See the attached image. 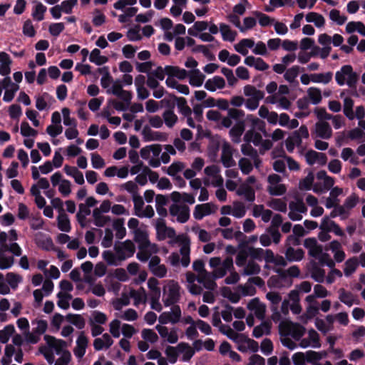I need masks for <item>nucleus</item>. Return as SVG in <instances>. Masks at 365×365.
Returning <instances> with one entry per match:
<instances>
[{
  "label": "nucleus",
  "mask_w": 365,
  "mask_h": 365,
  "mask_svg": "<svg viewBox=\"0 0 365 365\" xmlns=\"http://www.w3.org/2000/svg\"><path fill=\"white\" fill-rule=\"evenodd\" d=\"M304 328L292 322H282L279 325V331L281 335H288L292 331V336L296 340H299L304 334Z\"/></svg>",
  "instance_id": "obj_1"
},
{
  "label": "nucleus",
  "mask_w": 365,
  "mask_h": 365,
  "mask_svg": "<svg viewBox=\"0 0 365 365\" xmlns=\"http://www.w3.org/2000/svg\"><path fill=\"white\" fill-rule=\"evenodd\" d=\"M197 280L199 283L203 284L204 287L208 289H213L216 286L215 277H212L208 272H205V273L200 274Z\"/></svg>",
  "instance_id": "obj_20"
},
{
  "label": "nucleus",
  "mask_w": 365,
  "mask_h": 365,
  "mask_svg": "<svg viewBox=\"0 0 365 365\" xmlns=\"http://www.w3.org/2000/svg\"><path fill=\"white\" fill-rule=\"evenodd\" d=\"M89 60L97 66H101L108 61V58L101 56L98 48H94L90 54Z\"/></svg>",
  "instance_id": "obj_24"
},
{
  "label": "nucleus",
  "mask_w": 365,
  "mask_h": 365,
  "mask_svg": "<svg viewBox=\"0 0 365 365\" xmlns=\"http://www.w3.org/2000/svg\"><path fill=\"white\" fill-rule=\"evenodd\" d=\"M6 280L10 287L15 289L18 284L22 280V277L14 272H9L6 274Z\"/></svg>",
  "instance_id": "obj_53"
},
{
  "label": "nucleus",
  "mask_w": 365,
  "mask_h": 365,
  "mask_svg": "<svg viewBox=\"0 0 365 365\" xmlns=\"http://www.w3.org/2000/svg\"><path fill=\"white\" fill-rule=\"evenodd\" d=\"M142 134L145 141H166L167 134L165 133L153 131L148 125H145L142 131Z\"/></svg>",
  "instance_id": "obj_8"
},
{
  "label": "nucleus",
  "mask_w": 365,
  "mask_h": 365,
  "mask_svg": "<svg viewBox=\"0 0 365 365\" xmlns=\"http://www.w3.org/2000/svg\"><path fill=\"white\" fill-rule=\"evenodd\" d=\"M47 8L42 3L38 2L32 11V16L34 19L40 21L44 19V14Z\"/></svg>",
  "instance_id": "obj_36"
},
{
  "label": "nucleus",
  "mask_w": 365,
  "mask_h": 365,
  "mask_svg": "<svg viewBox=\"0 0 365 365\" xmlns=\"http://www.w3.org/2000/svg\"><path fill=\"white\" fill-rule=\"evenodd\" d=\"M285 256L289 262H299L304 258V252L301 248L294 250L293 247H289L286 250Z\"/></svg>",
  "instance_id": "obj_16"
},
{
  "label": "nucleus",
  "mask_w": 365,
  "mask_h": 365,
  "mask_svg": "<svg viewBox=\"0 0 365 365\" xmlns=\"http://www.w3.org/2000/svg\"><path fill=\"white\" fill-rule=\"evenodd\" d=\"M349 138L351 140H361L365 141V133L360 128H356L349 131Z\"/></svg>",
  "instance_id": "obj_64"
},
{
  "label": "nucleus",
  "mask_w": 365,
  "mask_h": 365,
  "mask_svg": "<svg viewBox=\"0 0 365 365\" xmlns=\"http://www.w3.org/2000/svg\"><path fill=\"white\" fill-rule=\"evenodd\" d=\"M267 190L271 195L280 196L286 192L287 188L284 184H279L274 186H269Z\"/></svg>",
  "instance_id": "obj_60"
},
{
  "label": "nucleus",
  "mask_w": 365,
  "mask_h": 365,
  "mask_svg": "<svg viewBox=\"0 0 365 365\" xmlns=\"http://www.w3.org/2000/svg\"><path fill=\"white\" fill-rule=\"evenodd\" d=\"M113 227L116 231L115 236L118 239H123L126 235V230L124 227V219L118 218L113 222Z\"/></svg>",
  "instance_id": "obj_26"
},
{
  "label": "nucleus",
  "mask_w": 365,
  "mask_h": 365,
  "mask_svg": "<svg viewBox=\"0 0 365 365\" xmlns=\"http://www.w3.org/2000/svg\"><path fill=\"white\" fill-rule=\"evenodd\" d=\"M184 164L181 162H174L173 163L167 170L168 175L175 177L176 174L182 170L184 168Z\"/></svg>",
  "instance_id": "obj_59"
},
{
  "label": "nucleus",
  "mask_w": 365,
  "mask_h": 365,
  "mask_svg": "<svg viewBox=\"0 0 365 365\" xmlns=\"http://www.w3.org/2000/svg\"><path fill=\"white\" fill-rule=\"evenodd\" d=\"M253 14L259 19V24L262 26H268L274 21L273 19L260 11H255Z\"/></svg>",
  "instance_id": "obj_50"
},
{
  "label": "nucleus",
  "mask_w": 365,
  "mask_h": 365,
  "mask_svg": "<svg viewBox=\"0 0 365 365\" xmlns=\"http://www.w3.org/2000/svg\"><path fill=\"white\" fill-rule=\"evenodd\" d=\"M270 330V325L267 322H263L261 324L255 327L252 331V336L255 338L261 337L264 332L269 333Z\"/></svg>",
  "instance_id": "obj_41"
},
{
  "label": "nucleus",
  "mask_w": 365,
  "mask_h": 365,
  "mask_svg": "<svg viewBox=\"0 0 365 365\" xmlns=\"http://www.w3.org/2000/svg\"><path fill=\"white\" fill-rule=\"evenodd\" d=\"M343 72L347 74L346 84L351 88H356V83L359 79V76L356 72H354L353 68L351 65L343 66Z\"/></svg>",
  "instance_id": "obj_13"
},
{
  "label": "nucleus",
  "mask_w": 365,
  "mask_h": 365,
  "mask_svg": "<svg viewBox=\"0 0 365 365\" xmlns=\"http://www.w3.org/2000/svg\"><path fill=\"white\" fill-rule=\"evenodd\" d=\"M169 211L172 216L177 217V221L180 223H185L190 218V208L186 205L173 204Z\"/></svg>",
  "instance_id": "obj_3"
},
{
  "label": "nucleus",
  "mask_w": 365,
  "mask_h": 365,
  "mask_svg": "<svg viewBox=\"0 0 365 365\" xmlns=\"http://www.w3.org/2000/svg\"><path fill=\"white\" fill-rule=\"evenodd\" d=\"M307 94L312 104L317 105L322 101V91L319 88L311 87L307 90Z\"/></svg>",
  "instance_id": "obj_32"
},
{
  "label": "nucleus",
  "mask_w": 365,
  "mask_h": 365,
  "mask_svg": "<svg viewBox=\"0 0 365 365\" xmlns=\"http://www.w3.org/2000/svg\"><path fill=\"white\" fill-rule=\"evenodd\" d=\"M315 133L317 136L322 139H329L332 135V130L326 121H319L315 124Z\"/></svg>",
  "instance_id": "obj_9"
},
{
  "label": "nucleus",
  "mask_w": 365,
  "mask_h": 365,
  "mask_svg": "<svg viewBox=\"0 0 365 365\" xmlns=\"http://www.w3.org/2000/svg\"><path fill=\"white\" fill-rule=\"evenodd\" d=\"M353 106L354 101L349 97L345 98L344 100V113L349 120H353L355 118Z\"/></svg>",
  "instance_id": "obj_37"
},
{
  "label": "nucleus",
  "mask_w": 365,
  "mask_h": 365,
  "mask_svg": "<svg viewBox=\"0 0 365 365\" xmlns=\"http://www.w3.org/2000/svg\"><path fill=\"white\" fill-rule=\"evenodd\" d=\"M269 206L274 209V210H277L282 212H285L287 211V204L281 199H272L269 202Z\"/></svg>",
  "instance_id": "obj_49"
},
{
  "label": "nucleus",
  "mask_w": 365,
  "mask_h": 365,
  "mask_svg": "<svg viewBox=\"0 0 365 365\" xmlns=\"http://www.w3.org/2000/svg\"><path fill=\"white\" fill-rule=\"evenodd\" d=\"M142 337L145 341L150 343H155L158 340V336L157 334L150 329H144L142 331Z\"/></svg>",
  "instance_id": "obj_58"
},
{
  "label": "nucleus",
  "mask_w": 365,
  "mask_h": 365,
  "mask_svg": "<svg viewBox=\"0 0 365 365\" xmlns=\"http://www.w3.org/2000/svg\"><path fill=\"white\" fill-rule=\"evenodd\" d=\"M244 94L246 96L254 98L256 96H264V92L257 90L255 86L251 85H247L244 87Z\"/></svg>",
  "instance_id": "obj_55"
},
{
  "label": "nucleus",
  "mask_w": 365,
  "mask_h": 365,
  "mask_svg": "<svg viewBox=\"0 0 365 365\" xmlns=\"http://www.w3.org/2000/svg\"><path fill=\"white\" fill-rule=\"evenodd\" d=\"M66 319L68 322L73 324L79 329H82L85 327V320L80 314H68Z\"/></svg>",
  "instance_id": "obj_31"
},
{
  "label": "nucleus",
  "mask_w": 365,
  "mask_h": 365,
  "mask_svg": "<svg viewBox=\"0 0 365 365\" xmlns=\"http://www.w3.org/2000/svg\"><path fill=\"white\" fill-rule=\"evenodd\" d=\"M222 295L229 299L232 303H237L240 299V295L237 293L232 292L230 287H224L222 290Z\"/></svg>",
  "instance_id": "obj_46"
},
{
  "label": "nucleus",
  "mask_w": 365,
  "mask_h": 365,
  "mask_svg": "<svg viewBox=\"0 0 365 365\" xmlns=\"http://www.w3.org/2000/svg\"><path fill=\"white\" fill-rule=\"evenodd\" d=\"M289 209L292 211H297L301 213L307 212V207L302 198L297 199V202H291L289 205Z\"/></svg>",
  "instance_id": "obj_56"
},
{
  "label": "nucleus",
  "mask_w": 365,
  "mask_h": 365,
  "mask_svg": "<svg viewBox=\"0 0 365 365\" xmlns=\"http://www.w3.org/2000/svg\"><path fill=\"white\" fill-rule=\"evenodd\" d=\"M306 21L307 22H313L314 25L318 27L324 26L325 24V19L324 16L317 12H309L306 15Z\"/></svg>",
  "instance_id": "obj_25"
},
{
  "label": "nucleus",
  "mask_w": 365,
  "mask_h": 365,
  "mask_svg": "<svg viewBox=\"0 0 365 365\" xmlns=\"http://www.w3.org/2000/svg\"><path fill=\"white\" fill-rule=\"evenodd\" d=\"M221 161L224 167L227 168L236 165V163L232 158L231 148L228 144H225L222 147Z\"/></svg>",
  "instance_id": "obj_11"
},
{
  "label": "nucleus",
  "mask_w": 365,
  "mask_h": 365,
  "mask_svg": "<svg viewBox=\"0 0 365 365\" xmlns=\"http://www.w3.org/2000/svg\"><path fill=\"white\" fill-rule=\"evenodd\" d=\"M189 83L191 86L200 87L202 85L205 76L199 69L195 68L189 72Z\"/></svg>",
  "instance_id": "obj_15"
},
{
  "label": "nucleus",
  "mask_w": 365,
  "mask_h": 365,
  "mask_svg": "<svg viewBox=\"0 0 365 365\" xmlns=\"http://www.w3.org/2000/svg\"><path fill=\"white\" fill-rule=\"evenodd\" d=\"M58 228L65 232H69L71 230L70 220L65 212H60L57 217Z\"/></svg>",
  "instance_id": "obj_19"
},
{
  "label": "nucleus",
  "mask_w": 365,
  "mask_h": 365,
  "mask_svg": "<svg viewBox=\"0 0 365 365\" xmlns=\"http://www.w3.org/2000/svg\"><path fill=\"white\" fill-rule=\"evenodd\" d=\"M299 72V67L298 66H294L292 68L287 70L284 77L286 81L289 83H292L297 78Z\"/></svg>",
  "instance_id": "obj_57"
},
{
  "label": "nucleus",
  "mask_w": 365,
  "mask_h": 365,
  "mask_svg": "<svg viewBox=\"0 0 365 365\" xmlns=\"http://www.w3.org/2000/svg\"><path fill=\"white\" fill-rule=\"evenodd\" d=\"M176 104L178 106L179 111L181 113L182 115H183L184 116L191 115L192 110L187 106V101L185 98L178 97Z\"/></svg>",
  "instance_id": "obj_38"
},
{
  "label": "nucleus",
  "mask_w": 365,
  "mask_h": 365,
  "mask_svg": "<svg viewBox=\"0 0 365 365\" xmlns=\"http://www.w3.org/2000/svg\"><path fill=\"white\" fill-rule=\"evenodd\" d=\"M15 332V328L13 324L6 325L3 329L0 330V341L2 344H6L10 336Z\"/></svg>",
  "instance_id": "obj_35"
},
{
  "label": "nucleus",
  "mask_w": 365,
  "mask_h": 365,
  "mask_svg": "<svg viewBox=\"0 0 365 365\" xmlns=\"http://www.w3.org/2000/svg\"><path fill=\"white\" fill-rule=\"evenodd\" d=\"M90 207L83 203H81L78 206V212L76 214V219L81 227H86V216L91 214Z\"/></svg>",
  "instance_id": "obj_18"
},
{
  "label": "nucleus",
  "mask_w": 365,
  "mask_h": 365,
  "mask_svg": "<svg viewBox=\"0 0 365 365\" xmlns=\"http://www.w3.org/2000/svg\"><path fill=\"white\" fill-rule=\"evenodd\" d=\"M177 349L179 353H184L183 361H189L195 354V351L186 342H180L178 344Z\"/></svg>",
  "instance_id": "obj_23"
},
{
  "label": "nucleus",
  "mask_w": 365,
  "mask_h": 365,
  "mask_svg": "<svg viewBox=\"0 0 365 365\" xmlns=\"http://www.w3.org/2000/svg\"><path fill=\"white\" fill-rule=\"evenodd\" d=\"M237 195L244 196L248 202H254L255 200V192L254 189L247 184L241 185L237 190Z\"/></svg>",
  "instance_id": "obj_14"
},
{
  "label": "nucleus",
  "mask_w": 365,
  "mask_h": 365,
  "mask_svg": "<svg viewBox=\"0 0 365 365\" xmlns=\"http://www.w3.org/2000/svg\"><path fill=\"white\" fill-rule=\"evenodd\" d=\"M234 207L232 210V215L237 217V218H241L245 215L246 210L244 204L241 202H234Z\"/></svg>",
  "instance_id": "obj_48"
},
{
  "label": "nucleus",
  "mask_w": 365,
  "mask_h": 365,
  "mask_svg": "<svg viewBox=\"0 0 365 365\" xmlns=\"http://www.w3.org/2000/svg\"><path fill=\"white\" fill-rule=\"evenodd\" d=\"M103 258L107 262L108 265H118L116 260L118 259V255H115L110 250H106L103 252Z\"/></svg>",
  "instance_id": "obj_61"
},
{
  "label": "nucleus",
  "mask_w": 365,
  "mask_h": 365,
  "mask_svg": "<svg viewBox=\"0 0 365 365\" xmlns=\"http://www.w3.org/2000/svg\"><path fill=\"white\" fill-rule=\"evenodd\" d=\"M238 164L242 173L244 175L250 174L253 170V165L251 161L246 158H242L239 160Z\"/></svg>",
  "instance_id": "obj_45"
},
{
  "label": "nucleus",
  "mask_w": 365,
  "mask_h": 365,
  "mask_svg": "<svg viewBox=\"0 0 365 365\" xmlns=\"http://www.w3.org/2000/svg\"><path fill=\"white\" fill-rule=\"evenodd\" d=\"M247 309L254 311L256 317L259 319H264L266 312V306L262 303L259 298L251 299L247 304Z\"/></svg>",
  "instance_id": "obj_6"
},
{
  "label": "nucleus",
  "mask_w": 365,
  "mask_h": 365,
  "mask_svg": "<svg viewBox=\"0 0 365 365\" xmlns=\"http://www.w3.org/2000/svg\"><path fill=\"white\" fill-rule=\"evenodd\" d=\"M180 287L177 282L169 285L168 297L163 300L165 307L174 306L180 300Z\"/></svg>",
  "instance_id": "obj_5"
},
{
  "label": "nucleus",
  "mask_w": 365,
  "mask_h": 365,
  "mask_svg": "<svg viewBox=\"0 0 365 365\" xmlns=\"http://www.w3.org/2000/svg\"><path fill=\"white\" fill-rule=\"evenodd\" d=\"M165 354L171 364H175L178 357V351L177 347L168 346L165 349Z\"/></svg>",
  "instance_id": "obj_63"
},
{
  "label": "nucleus",
  "mask_w": 365,
  "mask_h": 365,
  "mask_svg": "<svg viewBox=\"0 0 365 365\" xmlns=\"http://www.w3.org/2000/svg\"><path fill=\"white\" fill-rule=\"evenodd\" d=\"M314 174L310 172L307 177L300 180L299 184V187L300 190H310L312 187V184L314 182Z\"/></svg>",
  "instance_id": "obj_43"
},
{
  "label": "nucleus",
  "mask_w": 365,
  "mask_h": 365,
  "mask_svg": "<svg viewBox=\"0 0 365 365\" xmlns=\"http://www.w3.org/2000/svg\"><path fill=\"white\" fill-rule=\"evenodd\" d=\"M332 76L333 73L331 71L324 73H312L311 74V79L314 83H322L327 84L331 81Z\"/></svg>",
  "instance_id": "obj_27"
},
{
  "label": "nucleus",
  "mask_w": 365,
  "mask_h": 365,
  "mask_svg": "<svg viewBox=\"0 0 365 365\" xmlns=\"http://www.w3.org/2000/svg\"><path fill=\"white\" fill-rule=\"evenodd\" d=\"M247 119H250L252 121L253 127L262 132L265 136H267V133L265 130V123L263 120L257 118H255L252 115H248Z\"/></svg>",
  "instance_id": "obj_54"
},
{
  "label": "nucleus",
  "mask_w": 365,
  "mask_h": 365,
  "mask_svg": "<svg viewBox=\"0 0 365 365\" xmlns=\"http://www.w3.org/2000/svg\"><path fill=\"white\" fill-rule=\"evenodd\" d=\"M359 265V260L357 257H353L348 259L345 262V267L344 269V272L346 277H349L352 274L356 269Z\"/></svg>",
  "instance_id": "obj_28"
},
{
  "label": "nucleus",
  "mask_w": 365,
  "mask_h": 365,
  "mask_svg": "<svg viewBox=\"0 0 365 365\" xmlns=\"http://www.w3.org/2000/svg\"><path fill=\"white\" fill-rule=\"evenodd\" d=\"M340 301L349 307H351L354 304H358V300H354V294L350 292H346L344 288L339 290Z\"/></svg>",
  "instance_id": "obj_22"
},
{
  "label": "nucleus",
  "mask_w": 365,
  "mask_h": 365,
  "mask_svg": "<svg viewBox=\"0 0 365 365\" xmlns=\"http://www.w3.org/2000/svg\"><path fill=\"white\" fill-rule=\"evenodd\" d=\"M44 340L51 348L55 349L57 354L63 353L64 351L63 349L67 346V344L64 340L57 339L53 336L45 335Z\"/></svg>",
  "instance_id": "obj_10"
},
{
  "label": "nucleus",
  "mask_w": 365,
  "mask_h": 365,
  "mask_svg": "<svg viewBox=\"0 0 365 365\" xmlns=\"http://www.w3.org/2000/svg\"><path fill=\"white\" fill-rule=\"evenodd\" d=\"M260 270V266L257 263L253 260H250L245 267L243 274L247 276L255 275L258 274Z\"/></svg>",
  "instance_id": "obj_34"
},
{
  "label": "nucleus",
  "mask_w": 365,
  "mask_h": 365,
  "mask_svg": "<svg viewBox=\"0 0 365 365\" xmlns=\"http://www.w3.org/2000/svg\"><path fill=\"white\" fill-rule=\"evenodd\" d=\"M240 250L236 256L235 263L238 267H243L246 264L247 257L250 256L247 247H240Z\"/></svg>",
  "instance_id": "obj_42"
},
{
  "label": "nucleus",
  "mask_w": 365,
  "mask_h": 365,
  "mask_svg": "<svg viewBox=\"0 0 365 365\" xmlns=\"http://www.w3.org/2000/svg\"><path fill=\"white\" fill-rule=\"evenodd\" d=\"M329 18L339 26L343 25L347 20V17L344 15H341L340 11L337 9H332L330 11Z\"/></svg>",
  "instance_id": "obj_44"
},
{
  "label": "nucleus",
  "mask_w": 365,
  "mask_h": 365,
  "mask_svg": "<svg viewBox=\"0 0 365 365\" xmlns=\"http://www.w3.org/2000/svg\"><path fill=\"white\" fill-rule=\"evenodd\" d=\"M21 134L24 137H35L38 132L32 128L27 121H23L21 125Z\"/></svg>",
  "instance_id": "obj_47"
},
{
  "label": "nucleus",
  "mask_w": 365,
  "mask_h": 365,
  "mask_svg": "<svg viewBox=\"0 0 365 365\" xmlns=\"http://www.w3.org/2000/svg\"><path fill=\"white\" fill-rule=\"evenodd\" d=\"M311 277L316 282L322 283L324 281L325 271L314 262L311 269Z\"/></svg>",
  "instance_id": "obj_30"
},
{
  "label": "nucleus",
  "mask_w": 365,
  "mask_h": 365,
  "mask_svg": "<svg viewBox=\"0 0 365 365\" xmlns=\"http://www.w3.org/2000/svg\"><path fill=\"white\" fill-rule=\"evenodd\" d=\"M165 125L168 128H173L178 121V116L174 113L173 110H165L163 114Z\"/></svg>",
  "instance_id": "obj_39"
},
{
  "label": "nucleus",
  "mask_w": 365,
  "mask_h": 365,
  "mask_svg": "<svg viewBox=\"0 0 365 365\" xmlns=\"http://www.w3.org/2000/svg\"><path fill=\"white\" fill-rule=\"evenodd\" d=\"M277 272L279 274L282 279H284L287 277V275H289L292 277H298L300 274V269L298 266L292 265L289 267L287 271H284L282 269H277Z\"/></svg>",
  "instance_id": "obj_33"
},
{
  "label": "nucleus",
  "mask_w": 365,
  "mask_h": 365,
  "mask_svg": "<svg viewBox=\"0 0 365 365\" xmlns=\"http://www.w3.org/2000/svg\"><path fill=\"white\" fill-rule=\"evenodd\" d=\"M249 256L252 259L262 261L264 258V250L262 248H255L253 247H247Z\"/></svg>",
  "instance_id": "obj_51"
},
{
  "label": "nucleus",
  "mask_w": 365,
  "mask_h": 365,
  "mask_svg": "<svg viewBox=\"0 0 365 365\" xmlns=\"http://www.w3.org/2000/svg\"><path fill=\"white\" fill-rule=\"evenodd\" d=\"M176 241L180 242L182 245L180 250V252L182 256L180 262H181L182 265L184 267H187L190 262V238L187 235H180L176 237Z\"/></svg>",
  "instance_id": "obj_2"
},
{
  "label": "nucleus",
  "mask_w": 365,
  "mask_h": 365,
  "mask_svg": "<svg viewBox=\"0 0 365 365\" xmlns=\"http://www.w3.org/2000/svg\"><path fill=\"white\" fill-rule=\"evenodd\" d=\"M114 250L118 255V260L123 261L126 259V256L123 250L129 252L128 257H130L135 253V247L131 240H127L125 242H121L120 245H115Z\"/></svg>",
  "instance_id": "obj_4"
},
{
  "label": "nucleus",
  "mask_w": 365,
  "mask_h": 365,
  "mask_svg": "<svg viewBox=\"0 0 365 365\" xmlns=\"http://www.w3.org/2000/svg\"><path fill=\"white\" fill-rule=\"evenodd\" d=\"M178 97L173 94L170 93L168 96L163 98L159 102L160 107L166 108V110H173L177 102Z\"/></svg>",
  "instance_id": "obj_29"
},
{
  "label": "nucleus",
  "mask_w": 365,
  "mask_h": 365,
  "mask_svg": "<svg viewBox=\"0 0 365 365\" xmlns=\"http://www.w3.org/2000/svg\"><path fill=\"white\" fill-rule=\"evenodd\" d=\"M57 297L59 299L57 305L63 309H68L69 308L68 300L72 299V295L60 292L57 294Z\"/></svg>",
  "instance_id": "obj_40"
},
{
  "label": "nucleus",
  "mask_w": 365,
  "mask_h": 365,
  "mask_svg": "<svg viewBox=\"0 0 365 365\" xmlns=\"http://www.w3.org/2000/svg\"><path fill=\"white\" fill-rule=\"evenodd\" d=\"M220 32L222 34V39L224 41H227L232 42L235 41V37L237 36V32L235 31H232L230 26L220 23L219 26Z\"/></svg>",
  "instance_id": "obj_21"
},
{
  "label": "nucleus",
  "mask_w": 365,
  "mask_h": 365,
  "mask_svg": "<svg viewBox=\"0 0 365 365\" xmlns=\"http://www.w3.org/2000/svg\"><path fill=\"white\" fill-rule=\"evenodd\" d=\"M113 307L115 310H120L123 306H128L130 304V299L126 294H123L122 297L113 302Z\"/></svg>",
  "instance_id": "obj_62"
},
{
  "label": "nucleus",
  "mask_w": 365,
  "mask_h": 365,
  "mask_svg": "<svg viewBox=\"0 0 365 365\" xmlns=\"http://www.w3.org/2000/svg\"><path fill=\"white\" fill-rule=\"evenodd\" d=\"M155 228L159 236V239L164 240L165 238L167 226L165 221L163 218H158L156 220Z\"/></svg>",
  "instance_id": "obj_52"
},
{
  "label": "nucleus",
  "mask_w": 365,
  "mask_h": 365,
  "mask_svg": "<svg viewBox=\"0 0 365 365\" xmlns=\"http://www.w3.org/2000/svg\"><path fill=\"white\" fill-rule=\"evenodd\" d=\"M245 129V122L240 120L230 130L229 133L234 143H238L240 142V137L243 134Z\"/></svg>",
  "instance_id": "obj_12"
},
{
  "label": "nucleus",
  "mask_w": 365,
  "mask_h": 365,
  "mask_svg": "<svg viewBox=\"0 0 365 365\" xmlns=\"http://www.w3.org/2000/svg\"><path fill=\"white\" fill-rule=\"evenodd\" d=\"M220 331L237 344L244 343L247 337L243 334L235 332L230 327L227 325H221Z\"/></svg>",
  "instance_id": "obj_7"
},
{
  "label": "nucleus",
  "mask_w": 365,
  "mask_h": 365,
  "mask_svg": "<svg viewBox=\"0 0 365 365\" xmlns=\"http://www.w3.org/2000/svg\"><path fill=\"white\" fill-rule=\"evenodd\" d=\"M134 240L136 242L139 243V249L140 250L145 249L150 245V242H149L147 233L144 231H142L140 229H137L135 230Z\"/></svg>",
  "instance_id": "obj_17"
}]
</instances>
